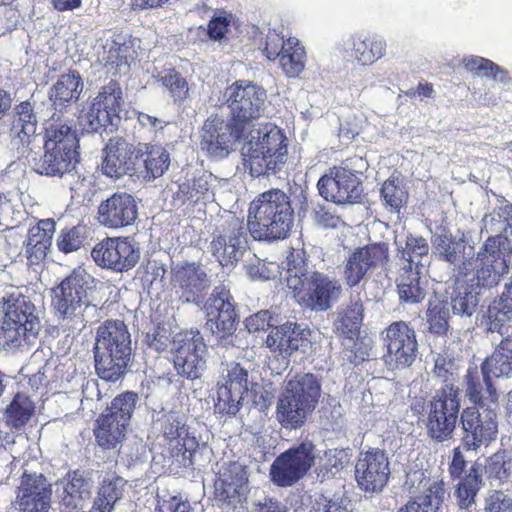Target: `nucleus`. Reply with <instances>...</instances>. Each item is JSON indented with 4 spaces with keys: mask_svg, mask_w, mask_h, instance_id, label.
Here are the masks:
<instances>
[{
    "mask_svg": "<svg viewBox=\"0 0 512 512\" xmlns=\"http://www.w3.org/2000/svg\"><path fill=\"white\" fill-rule=\"evenodd\" d=\"M170 284L182 304L201 307L207 328L226 345V339L236 331L237 315L230 293L224 288H215L201 306L211 282L204 268L196 263L175 265L171 269Z\"/></svg>",
    "mask_w": 512,
    "mask_h": 512,
    "instance_id": "nucleus-1",
    "label": "nucleus"
},
{
    "mask_svg": "<svg viewBox=\"0 0 512 512\" xmlns=\"http://www.w3.org/2000/svg\"><path fill=\"white\" fill-rule=\"evenodd\" d=\"M483 229L489 237L476 254V258L466 261L462 269L473 271L478 285L492 288L498 285L501 277L509 272L507 257L512 252L509 231L512 227V206L505 205L493 210L483 218Z\"/></svg>",
    "mask_w": 512,
    "mask_h": 512,
    "instance_id": "nucleus-2",
    "label": "nucleus"
},
{
    "mask_svg": "<svg viewBox=\"0 0 512 512\" xmlns=\"http://www.w3.org/2000/svg\"><path fill=\"white\" fill-rule=\"evenodd\" d=\"M285 280L295 300L314 311H327L342 294V286L335 277L308 270L304 253L299 250H293L286 258Z\"/></svg>",
    "mask_w": 512,
    "mask_h": 512,
    "instance_id": "nucleus-3",
    "label": "nucleus"
},
{
    "mask_svg": "<svg viewBox=\"0 0 512 512\" xmlns=\"http://www.w3.org/2000/svg\"><path fill=\"white\" fill-rule=\"evenodd\" d=\"M293 222L290 197L282 190L271 189L250 203L245 224L255 240L275 241L289 235Z\"/></svg>",
    "mask_w": 512,
    "mask_h": 512,
    "instance_id": "nucleus-4",
    "label": "nucleus"
},
{
    "mask_svg": "<svg viewBox=\"0 0 512 512\" xmlns=\"http://www.w3.org/2000/svg\"><path fill=\"white\" fill-rule=\"evenodd\" d=\"M131 335L126 324L119 319H109L96 330L94 360L97 375L109 382H116L125 373L131 360Z\"/></svg>",
    "mask_w": 512,
    "mask_h": 512,
    "instance_id": "nucleus-5",
    "label": "nucleus"
},
{
    "mask_svg": "<svg viewBox=\"0 0 512 512\" xmlns=\"http://www.w3.org/2000/svg\"><path fill=\"white\" fill-rule=\"evenodd\" d=\"M320 395L321 385L311 373L287 379L277 397L276 420L285 429L302 427L317 407Z\"/></svg>",
    "mask_w": 512,
    "mask_h": 512,
    "instance_id": "nucleus-6",
    "label": "nucleus"
},
{
    "mask_svg": "<svg viewBox=\"0 0 512 512\" xmlns=\"http://www.w3.org/2000/svg\"><path fill=\"white\" fill-rule=\"evenodd\" d=\"M241 139L244 140L243 155L247 157L252 176L275 173L285 163L286 138L276 125H252L244 131Z\"/></svg>",
    "mask_w": 512,
    "mask_h": 512,
    "instance_id": "nucleus-7",
    "label": "nucleus"
},
{
    "mask_svg": "<svg viewBox=\"0 0 512 512\" xmlns=\"http://www.w3.org/2000/svg\"><path fill=\"white\" fill-rule=\"evenodd\" d=\"M41 323L34 304L24 296H10L0 303V345L7 349L35 343Z\"/></svg>",
    "mask_w": 512,
    "mask_h": 512,
    "instance_id": "nucleus-8",
    "label": "nucleus"
},
{
    "mask_svg": "<svg viewBox=\"0 0 512 512\" xmlns=\"http://www.w3.org/2000/svg\"><path fill=\"white\" fill-rule=\"evenodd\" d=\"M79 140L76 132L66 123H53L46 130L44 155L35 158L33 151L30 162L34 170L46 176L62 177L69 174L79 162Z\"/></svg>",
    "mask_w": 512,
    "mask_h": 512,
    "instance_id": "nucleus-9",
    "label": "nucleus"
},
{
    "mask_svg": "<svg viewBox=\"0 0 512 512\" xmlns=\"http://www.w3.org/2000/svg\"><path fill=\"white\" fill-rule=\"evenodd\" d=\"M89 276L73 271L52 290V307L62 321L72 322L74 328L85 325L83 312L90 307Z\"/></svg>",
    "mask_w": 512,
    "mask_h": 512,
    "instance_id": "nucleus-10",
    "label": "nucleus"
},
{
    "mask_svg": "<svg viewBox=\"0 0 512 512\" xmlns=\"http://www.w3.org/2000/svg\"><path fill=\"white\" fill-rule=\"evenodd\" d=\"M459 410V388L452 384L443 386L427 405L428 436L436 442H444L452 438Z\"/></svg>",
    "mask_w": 512,
    "mask_h": 512,
    "instance_id": "nucleus-11",
    "label": "nucleus"
},
{
    "mask_svg": "<svg viewBox=\"0 0 512 512\" xmlns=\"http://www.w3.org/2000/svg\"><path fill=\"white\" fill-rule=\"evenodd\" d=\"M266 98V91L262 87L247 81H236L223 93V99L230 109V121L242 131L250 129L252 120L262 115Z\"/></svg>",
    "mask_w": 512,
    "mask_h": 512,
    "instance_id": "nucleus-12",
    "label": "nucleus"
},
{
    "mask_svg": "<svg viewBox=\"0 0 512 512\" xmlns=\"http://www.w3.org/2000/svg\"><path fill=\"white\" fill-rule=\"evenodd\" d=\"M171 350L177 375L189 380L202 377L207 368L208 348L199 330L175 334Z\"/></svg>",
    "mask_w": 512,
    "mask_h": 512,
    "instance_id": "nucleus-13",
    "label": "nucleus"
},
{
    "mask_svg": "<svg viewBox=\"0 0 512 512\" xmlns=\"http://www.w3.org/2000/svg\"><path fill=\"white\" fill-rule=\"evenodd\" d=\"M385 353L383 360L390 370L410 367L416 359L418 343L416 333L408 323L396 321L381 332Z\"/></svg>",
    "mask_w": 512,
    "mask_h": 512,
    "instance_id": "nucleus-14",
    "label": "nucleus"
},
{
    "mask_svg": "<svg viewBox=\"0 0 512 512\" xmlns=\"http://www.w3.org/2000/svg\"><path fill=\"white\" fill-rule=\"evenodd\" d=\"M247 227L243 219L231 216L211 241L210 251L222 267L233 268L248 248Z\"/></svg>",
    "mask_w": 512,
    "mask_h": 512,
    "instance_id": "nucleus-15",
    "label": "nucleus"
},
{
    "mask_svg": "<svg viewBox=\"0 0 512 512\" xmlns=\"http://www.w3.org/2000/svg\"><path fill=\"white\" fill-rule=\"evenodd\" d=\"M431 249L432 253L442 261L457 265L459 275L465 278V281L471 288L486 289L484 286L478 285L474 279L475 267L473 271H464L462 269L463 264L471 258H476L477 254L474 253L472 246L467 245L464 235L456 238L446 228L438 227L431 236Z\"/></svg>",
    "mask_w": 512,
    "mask_h": 512,
    "instance_id": "nucleus-16",
    "label": "nucleus"
},
{
    "mask_svg": "<svg viewBox=\"0 0 512 512\" xmlns=\"http://www.w3.org/2000/svg\"><path fill=\"white\" fill-rule=\"evenodd\" d=\"M314 444L306 441L278 456L270 470L271 479L278 486L293 485L314 464Z\"/></svg>",
    "mask_w": 512,
    "mask_h": 512,
    "instance_id": "nucleus-17",
    "label": "nucleus"
},
{
    "mask_svg": "<svg viewBox=\"0 0 512 512\" xmlns=\"http://www.w3.org/2000/svg\"><path fill=\"white\" fill-rule=\"evenodd\" d=\"M463 430V445L467 450L476 451L483 444L495 440L498 433L497 412L494 408H465L460 415Z\"/></svg>",
    "mask_w": 512,
    "mask_h": 512,
    "instance_id": "nucleus-18",
    "label": "nucleus"
},
{
    "mask_svg": "<svg viewBox=\"0 0 512 512\" xmlns=\"http://www.w3.org/2000/svg\"><path fill=\"white\" fill-rule=\"evenodd\" d=\"M317 187L320 195L336 204H353L361 199L362 185L358 175L347 167H333L322 176Z\"/></svg>",
    "mask_w": 512,
    "mask_h": 512,
    "instance_id": "nucleus-19",
    "label": "nucleus"
},
{
    "mask_svg": "<svg viewBox=\"0 0 512 512\" xmlns=\"http://www.w3.org/2000/svg\"><path fill=\"white\" fill-rule=\"evenodd\" d=\"M243 134L244 131L232 121L211 116L202 126L200 148L213 158L223 159L230 154Z\"/></svg>",
    "mask_w": 512,
    "mask_h": 512,
    "instance_id": "nucleus-20",
    "label": "nucleus"
},
{
    "mask_svg": "<svg viewBox=\"0 0 512 512\" xmlns=\"http://www.w3.org/2000/svg\"><path fill=\"white\" fill-rule=\"evenodd\" d=\"M91 256L98 266L123 272L137 264L140 252L128 238H106L94 246Z\"/></svg>",
    "mask_w": 512,
    "mask_h": 512,
    "instance_id": "nucleus-21",
    "label": "nucleus"
},
{
    "mask_svg": "<svg viewBox=\"0 0 512 512\" xmlns=\"http://www.w3.org/2000/svg\"><path fill=\"white\" fill-rule=\"evenodd\" d=\"M388 245L375 243L356 248L345 259L343 277L349 287L357 286L373 270L383 267L388 261Z\"/></svg>",
    "mask_w": 512,
    "mask_h": 512,
    "instance_id": "nucleus-22",
    "label": "nucleus"
},
{
    "mask_svg": "<svg viewBox=\"0 0 512 512\" xmlns=\"http://www.w3.org/2000/svg\"><path fill=\"white\" fill-rule=\"evenodd\" d=\"M406 485L414 488V493L419 492V495L398 512H437L444 502L446 491L443 481L428 477L424 471L409 473Z\"/></svg>",
    "mask_w": 512,
    "mask_h": 512,
    "instance_id": "nucleus-23",
    "label": "nucleus"
},
{
    "mask_svg": "<svg viewBox=\"0 0 512 512\" xmlns=\"http://www.w3.org/2000/svg\"><path fill=\"white\" fill-rule=\"evenodd\" d=\"M16 115L11 127L10 146L17 152L18 158H24L30 162V156L37 144L38 120L34 113L32 104L29 101L21 102L15 108Z\"/></svg>",
    "mask_w": 512,
    "mask_h": 512,
    "instance_id": "nucleus-24",
    "label": "nucleus"
},
{
    "mask_svg": "<svg viewBox=\"0 0 512 512\" xmlns=\"http://www.w3.org/2000/svg\"><path fill=\"white\" fill-rule=\"evenodd\" d=\"M52 486L42 475L24 471L17 490L16 505L19 512H50Z\"/></svg>",
    "mask_w": 512,
    "mask_h": 512,
    "instance_id": "nucleus-25",
    "label": "nucleus"
},
{
    "mask_svg": "<svg viewBox=\"0 0 512 512\" xmlns=\"http://www.w3.org/2000/svg\"><path fill=\"white\" fill-rule=\"evenodd\" d=\"M390 474L386 454L378 449L362 452L355 466L356 480L366 492L381 491Z\"/></svg>",
    "mask_w": 512,
    "mask_h": 512,
    "instance_id": "nucleus-26",
    "label": "nucleus"
},
{
    "mask_svg": "<svg viewBox=\"0 0 512 512\" xmlns=\"http://www.w3.org/2000/svg\"><path fill=\"white\" fill-rule=\"evenodd\" d=\"M101 163L104 175L118 179L123 175L136 176L139 157L134 153V147L126 140L116 137L109 140Z\"/></svg>",
    "mask_w": 512,
    "mask_h": 512,
    "instance_id": "nucleus-27",
    "label": "nucleus"
},
{
    "mask_svg": "<svg viewBox=\"0 0 512 512\" xmlns=\"http://www.w3.org/2000/svg\"><path fill=\"white\" fill-rule=\"evenodd\" d=\"M138 207L134 197L128 193H114L98 207V221L107 228H122L135 222Z\"/></svg>",
    "mask_w": 512,
    "mask_h": 512,
    "instance_id": "nucleus-28",
    "label": "nucleus"
},
{
    "mask_svg": "<svg viewBox=\"0 0 512 512\" xmlns=\"http://www.w3.org/2000/svg\"><path fill=\"white\" fill-rule=\"evenodd\" d=\"M248 493V479L244 468L234 463L220 474L215 484L216 499L224 507H242Z\"/></svg>",
    "mask_w": 512,
    "mask_h": 512,
    "instance_id": "nucleus-29",
    "label": "nucleus"
},
{
    "mask_svg": "<svg viewBox=\"0 0 512 512\" xmlns=\"http://www.w3.org/2000/svg\"><path fill=\"white\" fill-rule=\"evenodd\" d=\"M489 374L482 369L468 370L465 376V396L473 404L481 409L494 408L498 406L499 394L493 386Z\"/></svg>",
    "mask_w": 512,
    "mask_h": 512,
    "instance_id": "nucleus-30",
    "label": "nucleus"
},
{
    "mask_svg": "<svg viewBox=\"0 0 512 512\" xmlns=\"http://www.w3.org/2000/svg\"><path fill=\"white\" fill-rule=\"evenodd\" d=\"M60 505L65 512H81L91 498L92 485L83 475L74 471L61 482Z\"/></svg>",
    "mask_w": 512,
    "mask_h": 512,
    "instance_id": "nucleus-31",
    "label": "nucleus"
},
{
    "mask_svg": "<svg viewBox=\"0 0 512 512\" xmlns=\"http://www.w3.org/2000/svg\"><path fill=\"white\" fill-rule=\"evenodd\" d=\"M345 50L361 65H372L386 54V40L381 36L356 35L345 42Z\"/></svg>",
    "mask_w": 512,
    "mask_h": 512,
    "instance_id": "nucleus-32",
    "label": "nucleus"
},
{
    "mask_svg": "<svg viewBox=\"0 0 512 512\" xmlns=\"http://www.w3.org/2000/svg\"><path fill=\"white\" fill-rule=\"evenodd\" d=\"M302 342L301 332L296 323L292 322L273 328L266 338V345L271 352L284 358L296 351Z\"/></svg>",
    "mask_w": 512,
    "mask_h": 512,
    "instance_id": "nucleus-33",
    "label": "nucleus"
},
{
    "mask_svg": "<svg viewBox=\"0 0 512 512\" xmlns=\"http://www.w3.org/2000/svg\"><path fill=\"white\" fill-rule=\"evenodd\" d=\"M170 164L167 150L159 146H151L141 154L137 164L136 177L150 181L164 174Z\"/></svg>",
    "mask_w": 512,
    "mask_h": 512,
    "instance_id": "nucleus-34",
    "label": "nucleus"
},
{
    "mask_svg": "<svg viewBox=\"0 0 512 512\" xmlns=\"http://www.w3.org/2000/svg\"><path fill=\"white\" fill-rule=\"evenodd\" d=\"M124 488L125 480L122 477L109 475L104 478L90 512H111L123 497Z\"/></svg>",
    "mask_w": 512,
    "mask_h": 512,
    "instance_id": "nucleus-35",
    "label": "nucleus"
},
{
    "mask_svg": "<svg viewBox=\"0 0 512 512\" xmlns=\"http://www.w3.org/2000/svg\"><path fill=\"white\" fill-rule=\"evenodd\" d=\"M483 465L475 462L465 477L458 483L455 496L460 509L469 510L475 505V497L482 485Z\"/></svg>",
    "mask_w": 512,
    "mask_h": 512,
    "instance_id": "nucleus-36",
    "label": "nucleus"
},
{
    "mask_svg": "<svg viewBox=\"0 0 512 512\" xmlns=\"http://www.w3.org/2000/svg\"><path fill=\"white\" fill-rule=\"evenodd\" d=\"M484 469L492 486L507 483L512 477V450L499 449L493 453L486 459Z\"/></svg>",
    "mask_w": 512,
    "mask_h": 512,
    "instance_id": "nucleus-37",
    "label": "nucleus"
},
{
    "mask_svg": "<svg viewBox=\"0 0 512 512\" xmlns=\"http://www.w3.org/2000/svg\"><path fill=\"white\" fill-rule=\"evenodd\" d=\"M225 384L233 389L235 397H238V395L251 396L252 401L256 404L260 403L261 400L265 401L263 387L257 383H251L249 388L248 373L239 364H233L228 370Z\"/></svg>",
    "mask_w": 512,
    "mask_h": 512,
    "instance_id": "nucleus-38",
    "label": "nucleus"
},
{
    "mask_svg": "<svg viewBox=\"0 0 512 512\" xmlns=\"http://www.w3.org/2000/svg\"><path fill=\"white\" fill-rule=\"evenodd\" d=\"M128 425L107 414L97 419L95 437L97 443L104 448H113L125 437Z\"/></svg>",
    "mask_w": 512,
    "mask_h": 512,
    "instance_id": "nucleus-39",
    "label": "nucleus"
},
{
    "mask_svg": "<svg viewBox=\"0 0 512 512\" xmlns=\"http://www.w3.org/2000/svg\"><path fill=\"white\" fill-rule=\"evenodd\" d=\"M83 90V82L76 72L61 75L53 85L50 98L54 105L63 106L73 100H77Z\"/></svg>",
    "mask_w": 512,
    "mask_h": 512,
    "instance_id": "nucleus-40",
    "label": "nucleus"
},
{
    "mask_svg": "<svg viewBox=\"0 0 512 512\" xmlns=\"http://www.w3.org/2000/svg\"><path fill=\"white\" fill-rule=\"evenodd\" d=\"M397 289L401 303L416 304L425 298V290L421 283V270L402 269Z\"/></svg>",
    "mask_w": 512,
    "mask_h": 512,
    "instance_id": "nucleus-41",
    "label": "nucleus"
},
{
    "mask_svg": "<svg viewBox=\"0 0 512 512\" xmlns=\"http://www.w3.org/2000/svg\"><path fill=\"white\" fill-rule=\"evenodd\" d=\"M305 49L296 38L287 39L286 48L278 57L279 65L288 77H297L305 68Z\"/></svg>",
    "mask_w": 512,
    "mask_h": 512,
    "instance_id": "nucleus-42",
    "label": "nucleus"
},
{
    "mask_svg": "<svg viewBox=\"0 0 512 512\" xmlns=\"http://www.w3.org/2000/svg\"><path fill=\"white\" fill-rule=\"evenodd\" d=\"M399 252L401 254L402 269L422 270L424 268L421 259L427 256L429 252V245L422 236H407L405 245H399Z\"/></svg>",
    "mask_w": 512,
    "mask_h": 512,
    "instance_id": "nucleus-43",
    "label": "nucleus"
},
{
    "mask_svg": "<svg viewBox=\"0 0 512 512\" xmlns=\"http://www.w3.org/2000/svg\"><path fill=\"white\" fill-rule=\"evenodd\" d=\"M488 317L491 321V329H496L498 324L503 326L512 323V277L505 282L499 298L489 306Z\"/></svg>",
    "mask_w": 512,
    "mask_h": 512,
    "instance_id": "nucleus-44",
    "label": "nucleus"
},
{
    "mask_svg": "<svg viewBox=\"0 0 512 512\" xmlns=\"http://www.w3.org/2000/svg\"><path fill=\"white\" fill-rule=\"evenodd\" d=\"M122 89L117 82L111 81L103 86L94 98V105L107 112V116H118L124 104Z\"/></svg>",
    "mask_w": 512,
    "mask_h": 512,
    "instance_id": "nucleus-45",
    "label": "nucleus"
},
{
    "mask_svg": "<svg viewBox=\"0 0 512 512\" xmlns=\"http://www.w3.org/2000/svg\"><path fill=\"white\" fill-rule=\"evenodd\" d=\"M380 194L385 206L396 212H398L408 200V192L402 180L394 176H391L383 183Z\"/></svg>",
    "mask_w": 512,
    "mask_h": 512,
    "instance_id": "nucleus-46",
    "label": "nucleus"
},
{
    "mask_svg": "<svg viewBox=\"0 0 512 512\" xmlns=\"http://www.w3.org/2000/svg\"><path fill=\"white\" fill-rule=\"evenodd\" d=\"M33 412V402L22 394H17L6 409L8 422L15 428L24 426L30 420Z\"/></svg>",
    "mask_w": 512,
    "mask_h": 512,
    "instance_id": "nucleus-47",
    "label": "nucleus"
},
{
    "mask_svg": "<svg viewBox=\"0 0 512 512\" xmlns=\"http://www.w3.org/2000/svg\"><path fill=\"white\" fill-rule=\"evenodd\" d=\"M134 51L129 43H119L117 41H108L103 46L102 61L106 65L115 66L121 69L127 67L129 60L133 59Z\"/></svg>",
    "mask_w": 512,
    "mask_h": 512,
    "instance_id": "nucleus-48",
    "label": "nucleus"
},
{
    "mask_svg": "<svg viewBox=\"0 0 512 512\" xmlns=\"http://www.w3.org/2000/svg\"><path fill=\"white\" fill-rule=\"evenodd\" d=\"M138 399V395L134 392L119 394L112 400L108 414L118 419L119 422L129 425Z\"/></svg>",
    "mask_w": 512,
    "mask_h": 512,
    "instance_id": "nucleus-49",
    "label": "nucleus"
},
{
    "mask_svg": "<svg viewBox=\"0 0 512 512\" xmlns=\"http://www.w3.org/2000/svg\"><path fill=\"white\" fill-rule=\"evenodd\" d=\"M478 302V293L462 286H458L451 297L453 312L466 317H471L474 314Z\"/></svg>",
    "mask_w": 512,
    "mask_h": 512,
    "instance_id": "nucleus-50",
    "label": "nucleus"
},
{
    "mask_svg": "<svg viewBox=\"0 0 512 512\" xmlns=\"http://www.w3.org/2000/svg\"><path fill=\"white\" fill-rule=\"evenodd\" d=\"M349 462V453L345 449H329L320 458L321 472L330 477L338 474Z\"/></svg>",
    "mask_w": 512,
    "mask_h": 512,
    "instance_id": "nucleus-51",
    "label": "nucleus"
},
{
    "mask_svg": "<svg viewBox=\"0 0 512 512\" xmlns=\"http://www.w3.org/2000/svg\"><path fill=\"white\" fill-rule=\"evenodd\" d=\"M159 81L175 101H182L187 98L189 86L186 79L179 72L175 70L165 71L159 76Z\"/></svg>",
    "mask_w": 512,
    "mask_h": 512,
    "instance_id": "nucleus-52",
    "label": "nucleus"
},
{
    "mask_svg": "<svg viewBox=\"0 0 512 512\" xmlns=\"http://www.w3.org/2000/svg\"><path fill=\"white\" fill-rule=\"evenodd\" d=\"M244 398L242 395L235 397L233 389L224 383L218 387L215 406L221 413L235 415L239 411L241 401Z\"/></svg>",
    "mask_w": 512,
    "mask_h": 512,
    "instance_id": "nucleus-53",
    "label": "nucleus"
},
{
    "mask_svg": "<svg viewBox=\"0 0 512 512\" xmlns=\"http://www.w3.org/2000/svg\"><path fill=\"white\" fill-rule=\"evenodd\" d=\"M448 316L449 312L443 303H431L427 314L430 331L439 335L445 334L449 328Z\"/></svg>",
    "mask_w": 512,
    "mask_h": 512,
    "instance_id": "nucleus-54",
    "label": "nucleus"
},
{
    "mask_svg": "<svg viewBox=\"0 0 512 512\" xmlns=\"http://www.w3.org/2000/svg\"><path fill=\"white\" fill-rule=\"evenodd\" d=\"M79 119L83 129L90 133L97 132L99 129L106 126L111 118L107 116V112H104L92 102L89 109L81 113Z\"/></svg>",
    "mask_w": 512,
    "mask_h": 512,
    "instance_id": "nucleus-55",
    "label": "nucleus"
},
{
    "mask_svg": "<svg viewBox=\"0 0 512 512\" xmlns=\"http://www.w3.org/2000/svg\"><path fill=\"white\" fill-rule=\"evenodd\" d=\"M82 226H74L63 229L57 239V247L64 253L77 251L83 243Z\"/></svg>",
    "mask_w": 512,
    "mask_h": 512,
    "instance_id": "nucleus-56",
    "label": "nucleus"
},
{
    "mask_svg": "<svg viewBox=\"0 0 512 512\" xmlns=\"http://www.w3.org/2000/svg\"><path fill=\"white\" fill-rule=\"evenodd\" d=\"M54 232L55 222L52 219L40 220L37 225L29 229L27 239L42 245L43 248H50Z\"/></svg>",
    "mask_w": 512,
    "mask_h": 512,
    "instance_id": "nucleus-57",
    "label": "nucleus"
},
{
    "mask_svg": "<svg viewBox=\"0 0 512 512\" xmlns=\"http://www.w3.org/2000/svg\"><path fill=\"white\" fill-rule=\"evenodd\" d=\"M179 193L182 194L183 201L197 203L209 194V184L204 177L194 178L180 185Z\"/></svg>",
    "mask_w": 512,
    "mask_h": 512,
    "instance_id": "nucleus-58",
    "label": "nucleus"
},
{
    "mask_svg": "<svg viewBox=\"0 0 512 512\" xmlns=\"http://www.w3.org/2000/svg\"><path fill=\"white\" fill-rule=\"evenodd\" d=\"M162 430L164 436L170 441L182 438L186 434L184 416L178 412H169L164 416Z\"/></svg>",
    "mask_w": 512,
    "mask_h": 512,
    "instance_id": "nucleus-59",
    "label": "nucleus"
},
{
    "mask_svg": "<svg viewBox=\"0 0 512 512\" xmlns=\"http://www.w3.org/2000/svg\"><path fill=\"white\" fill-rule=\"evenodd\" d=\"M456 363L454 359L448 358L444 355H438L435 359L434 374L440 378L445 384H453L454 376L456 375Z\"/></svg>",
    "mask_w": 512,
    "mask_h": 512,
    "instance_id": "nucleus-60",
    "label": "nucleus"
},
{
    "mask_svg": "<svg viewBox=\"0 0 512 512\" xmlns=\"http://www.w3.org/2000/svg\"><path fill=\"white\" fill-rule=\"evenodd\" d=\"M287 40L276 33L275 31L269 32L266 36L265 46L263 48V52L267 59L269 60H277L282 51L286 48Z\"/></svg>",
    "mask_w": 512,
    "mask_h": 512,
    "instance_id": "nucleus-61",
    "label": "nucleus"
},
{
    "mask_svg": "<svg viewBox=\"0 0 512 512\" xmlns=\"http://www.w3.org/2000/svg\"><path fill=\"white\" fill-rule=\"evenodd\" d=\"M230 24L231 18L228 16L213 17L207 25V35L211 40L219 41L226 37Z\"/></svg>",
    "mask_w": 512,
    "mask_h": 512,
    "instance_id": "nucleus-62",
    "label": "nucleus"
},
{
    "mask_svg": "<svg viewBox=\"0 0 512 512\" xmlns=\"http://www.w3.org/2000/svg\"><path fill=\"white\" fill-rule=\"evenodd\" d=\"M312 218L317 225L324 229H334L341 224L340 217L331 213L322 205L313 208Z\"/></svg>",
    "mask_w": 512,
    "mask_h": 512,
    "instance_id": "nucleus-63",
    "label": "nucleus"
},
{
    "mask_svg": "<svg viewBox=\"0 0 512 512\" xmlns=\"http://www.w3.org/2000/svg\"><path fill=\"white\" fill-rule=\"evenodd\" d=\"M309 512H346V508L337 500L328 499L326 496L319 494L312 501Z\"/></svg>",
    "mask_w": 512,
    "mask_h": 512,
    "instance_id": "nucleus-64",
    "label": "nucleus"
}]
</instances>
